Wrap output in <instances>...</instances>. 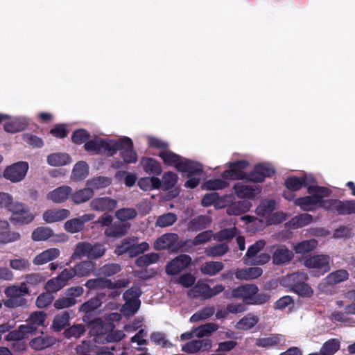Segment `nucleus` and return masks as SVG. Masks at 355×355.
I'll return each mask as SVG.
<instances>
[{
  "label": "nucleus",
  "mask_w": 355,
  "mask_h": 355,
  "mask_svg": "<svg viewBox=\"0 0 355 355\" xmlns=\"http://www.w3.org/2000/svg\"><path fill=\"white\" fill-rule=\"evenodd\" d=\"M88 174V165L86 162L80 161L74 165L71 175V178L74 181H79L85 179Z\"/></svg>",
  "instance_id": "33"
},
{
  "label": "nucleus",
  "mask_w": 355,
  "mask_h": 355,
  "mask_svg": "<svg viewBox=\"0 0 355 355\" xmlns=\"http://www.w3.org/2000/svg\"><path fill=\"white\" fill-rule=\"evenodd\" d=\"M340 347V342L336 339L327 341L322 347L320 352L322 355H333Z\"/></svg>",
  "instance_id": "58"
},
{
  "label": "nucleus",
  "mask_w": 355,
  "mask_h": 355,
  "mask_svg": "<svg viewBox=\"0 0 355 355\" xmlns=\"http://www.w3.org/2000/svg\"><path fill=\"white\" fill-rule=\"evenodd\" d=\"M241 219L246 223H254L255 225L261 223L259 227H261L263 225H268L272 223H282L287 219V215L283 212L272 213L270 217L268 219V221L265 222L251 216H242Z\"/></svg>",
  "instance_id": "17"
},
{
  "label": "nucleus",
  "mask_w": 355,
  "mask_h": 355,
  "mask_svg": "<svg viewBox=\"0 0 355 355\" xmlns=\"http://www.w3.org/2000/svg\"><path fill=\"white\" fill-rule=\"evenodd\" d=\"M84 147L87 151L95 154L104 152L110 156L120 150L125 163H135L137 160V153L133 150L132 141L128 137H123L117 141L96 137L85 143Z\"/></svg>",
  "instance_id": "1"
},
{
  "label": "nucleus",
  "mask_w": 355,
  "mask_h": 355,
  "mask_svg": "<svg viewBox=\"0 0 355 355\" xmlns=\"http://www.w3.org/2000/svg\"><path fill=\"white\" fill-rule=\"evenodd\" d=\"M94 195L92 188L87 187L71 193V200L75 204H81L91 199Z\"/></svg>",
  "instance_id": "32"
},
{
  "label": "nucleus",
  "mask_w": 355,
  "mask_h": 355,
  "mask_svg": "<svg viewBox=\"0 0 355 355\" xmlns=\"http://www.w3.org/2000/svg\"><path fill=\"white\" fill-rule=\"evenodd\" d=\"M219 328L218 324L216 323L209 322L200 325L195 329L196 336L198 338H203L209 336L212 333L216 331Z\"/></svg>",
  "instance_id": "50"
},
{
  "label": "nucleus",
  "mask_w": 355,
  "mask_h": 355,
  "mask_svg": "<svg viewBox=\"0 0 355 355\" xmlns=\"http://www.w3.org/2000/svg\"><path fill=\"white\" fill-rule=\"evenodd\" d=\"M308 191L311 196L297 198L295 205L299 206L303 211H313L318 207H324L326 200L324 197L329 196L331 191L326 187L319 186H309Z\"/></svg>",
  "instance_id": "3"
},
{
  "label": "nucleus",
  "mask_w": 355,
  "mask_h": 355,
  "mask_svg": "<svg viewBox=\"0 0 355 355\" xmlns=\"http://www.w3.org/2000/svg\"><path fill=\"white\" fill-rule=\"evenodd\" d=\"M224 268V265L220 261H207L205 262L200 268L202 274L213 276Z\"/></svg>",
  "instance_id": "44"
},
{
  "label": "nucleus",
  "mask_w": 355,
  "mask_h": 355,
  "mask_svg": "<svg viewBox=\"0 0 355 355\" xmlns=\"http://www.w3.org/2000/svg\"><path fill=\"white\" fill-rule=\"evenodd\" d=\"M26 322L27 323L26 324L19 326L17 331L10 332L6 336L7 340H21L28 337L30 334H34L37 331V329L28 320H26Z\"/></svg>",
  "instance_id": "22"
},
{
  "label": "nucleus",
  "mask_w": 355,
  "mask_h": 355,
  "mask_svg": "<svg viewBox=\"0 0 355 355\" xmlns=\"http://www.w3.org/2000/svg\"><path fill=\"white\" fill-rule=\"evenodd\" d=\"M191 297H200L203 299L210 298L209 286L202 282H198L197 284L188 292Z\"/></svg>",
  "instance_id": "29"
},
{
  "label": "nucleus",
  "mask_w": 355,
  "mask_h": 355,
  "mask_svg": "<svg viewBox=\"0 0 355 355\" xmlns=\"http://www.w3.org/2000/svg\"><path fill=\"white\" fill-rule=\"evenodd\" d=\"M101 305V302L98 297H93L88 301L83 303L80 309V312H84L88 313L97 309Z\"/></svg>",
  "instance_id": "61"
},
{
  "label": "nucleus",
  "mask_w": 355,
  "mask_h": 355,
  "mask_svg": "<svg viewBox=\"0 0 355 355\" xmlns=\"http://www.w3.org/2000/svg\"><path fill=\"white\" fill-rule=\"evenodd\" d=\"M28 164L26 162H18L8 166L3 171V177L12 182L23 180L28 172Z\"/></svg>",
  "instance_id": "9"
},
{
  "label": "nucleus",
  "mask_w": 355,
  "mask_h": 355,
  "mask_svg": "<svg viewBox=\"0 0 355 355\" xmlns=\"http://www.w3.org/2000/svg\"><path fill=\"white\" fill-rule=\"evenodd\" d=\"M191 263V258L187 254H180L172 259L166 266V272L168 275H177L185 268H187Z\"/></svg>",
  "instance_id": "12"
},
{
  "label": "nucleus",
  "mask_w": 355,
  "mask_h": 355,
  "mask_svg": "<svg viewBox=\"0 0 355 355\" xmlns=\"http://www.w3.org/2000/svg\"><path fill=\"white\" fill-rule=\"evenodd\" d=\"M251 206V203L248 201H238L229 205L226 212L230 216H239L249 211Z\"/></svg>",
  "instance_id": "30"
},
{
  "label": "nucleus",
  "mask_w": 355,
  "mask_h": 355,
  "mask_svg": "<svg viewBox=\"0 0 355 355\" xmlns=\"http://www.w3.org/2000/svg\"><path fill=\"white\" fill-rule=\"evenodd\" d=\"M236 196L240 198H253L258 195L261 189L255 184H248L244 182H238L234 186Z\"/></svg>",
  "instance_id": "14"
},
{
  "label": "nucleus",
  "mask_w": 355,
  "mask_h": 355,
  "mask_svg": "<svg viewBox=\"0 0 355 355\" xmlns=\"http://www.w3.org/2000/svg\"><path fill=\"white\" fill-rule=\"evenodd\" d=\"M28 125L25 117H17L4 124V130L9 133H15L24 130Z\"/></svg>",
  "instance_id": "28"
},
{
  "label": "nucleus",
  "mask_w": 355,
  "mask_h": 355,
  "mask_svg": "<svg viewBox=\"0 0 355 355\" xmlns=\"http://www.w3.org/2000/svg\"><path fill=\"white\" fill-rule=\"evenodd\" d=\"M349 278V273L346 270L340 269L331 272L327 277L328 283L331 284H339Z\"/></svg>",
  "instance_id": "53"
},
{
  "label": "nucleus",
  "mask_w": 355,
  "mask_h": 355,
  "mask_svg": "<svg viewBox=\"0 0 355 355\" xmlns=\"http://www.w3.org/2000/svg\"><path fill=\"white\" fill-rule=\"evenodd\" d=\"M275 202L273 200H265L261 201L256 209L258 216L266 218V221L270 217L275 209Z\"/></svg>",
  "instance_id": "31"
},
{
  "label": "nucleus",
  "mask_w": 355,
  "mask_h": 355,
  "mask_svg": "<svg viewBox=\"0 0 355 355\" xmlns=\"http://www.w3.org/2000/svg\"><path fill=\"white\" fill-rule=\"evenodd\" d=\"M64 230L71 234L81 231L83 229V222L78 218L67 220L64 225Z\"/></svg>",
  "instance_id": "64"
},
{
  "label": "nucleus",
  "mask_w": 355,
  "mask_h": 355,
  "mask_svg": "<svg viewBox=\"0 0 355 355\" xmlns=\"http://www.w3.org/2000/svg\"><path fill=\"white\" fill-rule=\"evenodd\" d=\"M128 227L129 226L125 224L114 223L107 227L104 234L107 237L120 238L126 234Z\"/></svg>",
  "instance_id": "36"
},
{
  "label": "nucleus",
  "mask_w": 355,
  "mask_h": 355,
  "mask_svg": "<svg viewBox=\"0 0 355 355\" xmlns=\"http://www.w3.org/2000/svg\"><path fill=\"white\" fill-rule=\"evenodd\" d=\"M160 185V179L157 177L142 178L138 181V186L144 191H151L159 189Z\"/></svg>",
  "instance_id": "41"
},
{
  "label": "nucleus",
  "mask_w": 355,
  "mask_h": 355,
  "mask_svg": "<svg viewBox=\"0 0 355 355\" xmlns=\"http://www.w3.org/2000/svg\"><path fill=\"white\" fill-rule=\"evenodd\" d=\"M178 239V236L176 234H165L155 241L154 248L159 250L169 248L176 243Z\"/></svg>",
  "instance_id": "26"
},
{
  "label": "nucleus",
  "mask_w": 355,
  "mask_h": 355,
  "mask_svg": "<svg viewBox=\"0 0 355 355\" xmlns=\"http://www.w3.org/2000/svg\"><path fill=\"white\" fill-rule=\"evenodd\" d=\"M211 346L209 339L192 340L182 346V350L187 353H196L200 350L205 351Z\"/></svg>",
  "instance_id": "21"
},
{
  "label": "nucleus",
  "mask_w": 355,
  "mask_h": 355,
  "mask_svg": "<svg viewBox=\"0 0 355 355\" xmlns=\"http://www.w3.org/2000/svg\"><path fill=\"white\" fill-rule=\"evenodd\" d=\"M72 188L67 185L59 187L47 193L46 198L54 203L65 202L71 196Z\"/></svg>",
  "instance_id": "19"
},
{
  "label": "nucleus",
  "mask_w": 355,
  "mask_h": 355,
  "mask_svg": "<svg viewBox=\"0 0 355 355\" xmlns=\"http://www.w3.org/2000/svg\"><path fill=\"white\" fill-rule=\"evenodd\" d=\"M163 162L168 166L175 167L178 171L194 170L200 171V164L190 159L183 158L167 149L162 150L159 153Z\"/></svg>",
  "instance_id": "4"
},
{
  "label": "nucleus",
  "mask_w": 355,
  "mask_h": 355,
  "mask_svg": "<svg viewBox=\"0 0 355 355\" xmlns=\"http://www.w3.org/2000/svg\"><path fill=\"white\" fill-rule=\"evenodd\" d=\"M137 211L133 208H122L115 212L116 218L121 221H126L135 218Z\"/></svg>",
  "instance_id": "59"
},
{
  "label": "nucleus",
  "mask_w": 355,
  "mask_h": 355,
  "mask_svg": "<svg viewBox=\"0 0 355 355\" xmlns=\"http://www.w3.org/2000/svg\"><path fill=\"white\" fill-rule=\"evenodd\" d=\"M60 251L58 248H49L37 254L33 260L36 266L45 264L60 256Z\"/></svg>",
  "instance_id": "24"
},
{
  "label": "nucleus",
  "mask_w": 355,
  "mask_h": 355,
  "mask_svg": "<svg viewBox=\"0 0 355 355\" xmlns=\"http://www.w3.org/2000/svg\"><path fill=\"white\" fill-rule=\"evenodd\" d=\"M228 185L225 180L221 179L209 180L202 186V189L218 190L223 189Z\"/></svg>",
  "instance_id": "62"
},
{
  "label": "nucleus",
  "mask_w": 355,
  "mask_h": 355,
  "mask_svg": "<svg viewBox=\"0 0 355 355\" xmlns=\"http://www.w3.org/2000/svg\"><path fill=\"white\" fill-rule=\"evenodd\" d=\"M71 313H72V311H65L56 315L53 321V328L55 331H60L64 329L69 324Z\"/></svg>",
  "instance_id": "43"
},
{
  "label": "nucleus",
  "mask_w": 355,
  "mask_h": 355,
  "mask_svg": "<svg viewBox=\"0 0 355 355\" xmlns=\"http://www.w3.org/2000/svg\"><path fill=\"white\" fill-rule=\"evenodd\" d=\"M238 234V230L234 227L230 229L225 228L214 234V239L218 241L231 239Z\"/></svg>",
  "instance_id": "60"
},
{
  "label": "nucleus",
  "mask_w": 355,
  "mask_h": 355,
  "mask_svg": "<svg viewBox=\"0 0 355 355\" xmlns=\"http://www.w3.org/2000/svg\"><path fill=\"white\" fill-rule=\"evenodd\" d=\"M330 257L327 254H316L310 256L304 260V265L314 269L315 275L320 276L330 270Z\"/></svg>",
  "instance_id": "7"
},
{
  "label": "nucleus",
  "mask_w": 355,
  "mask_h": 355,
  "mask_svg": "<svg viewBox=\"0 0 355 355\" xmlns=\"http://www.w3.org/2000/svg\"><path fill=\"white\" fill-rule=\"evenodd\" d=\"M210 219L206 216H200L190 222L189 228L193 231L206 228L210 224Z\"/></svg>",
  "instance_id": "56"
},
{
  "label": "nucleus",
  "mask_w": 355,
  "mask_h": 355,
  "mask_svg": "<svg viewBox=\"0 0 355 355\" xmlns=\"http://www.w3.org/2000/svg\"><path fill=\"white\" fill-rule=\"evenodd\" d=\"M308 279V275L304 272H296L288 275L284 277V284L289 286L293 291L295 288V285H301L306 282Z\"/></svg>",
  "instance_id": "27"
},
{
  "label": "nucleus",
  "mask_w": 355,
  "mask_h": 355,
  "mask_svg": "<svg viewBox=\"0 0 355 355\" xmlns=\"http://www.w3.org/2000/svg\"><path fill=\"white\" fill-rule=\"evenodd\" d=\"M258 322L257 316L249 313L236 323V327L241 330H248L254 327Z\"/></svg>",
  "instance_id": "49"
},
{
  "label": "nucleus",
  "mask_w": 355,
  "mask_h": 355,
  "mask_svg": "<svg viewBox=\"0 0 355 355\" xmlns=\"http://www.w3.org/2000/svg\"><path fill=\"white\" fill-rule=\"evenodd\" d=\"M258 292L259 288L255 284H247L236 288L227 290L224 295L227 299H241L246 304L261 305L269 300V295Z\"/></svg>",
  "instance_id": "2"
},
{
  "label": "nucleus",
  "mask_w": 355,
  "mask_h": 355,
  "mask_svg": "<svg viewBox=\"0 0 355 355\" xmlns=\"http://www.w3.org/2000/svg\"><path fill=\"white\" fill-rule=\"evenodd\" d=\"M178 175L173 172L168 171L166 172L163 174L162 177V180H160V185L159 186V189H161L164 191H167L175 185L178 181Z\"/></svg>",
  "instance_id": "39"
},
{
  "label": "nucleus",
  "mask_w": 355,
  "mask_h": 355,
  "mask_svg": "<svg viewBox=\"0 0 355 355\" xmlns=\"http://www.w3.org/2000/svg\"><path fill=\"white\" fill-rule=\"evenodd\" d=\"M286 186L288 190L297 191L306 184V178L291 177L286 180Z\"/></svg>",
  "instance_id": "57"
},
{
  "label": "nucleus",
  "mask_w": 355,
  "mask_h": 355,
  "mask_svg": "<svg viewBox=\"0 0 355 355\" xmlns=\"http://www.w3.org/2000/svg\"><path fill=\"white\" fill-rule=\"evenodd\" d=\"M55 343V339L53 337L48 336H38L30 342L31 347L35 350H42L44 348L53 345Z\"/></svg>",
  "instance_id": "38"
},
{
  "label": "nucleus",
  "mask_w": 355,
  "mask_h": 355,
  "mask_svg": "<svg viewBox=\"0 0 355 355\" xmlns=\"http://www.w3.org/2000/svg\"><path fill=\"white\" fill-rule=\"evenodd\" d=\"M8 210L12 214V220L17 223L27 224L35 218V214L30 211L28 206L17 201L12 200Z\"/></svg>",
  "instance_id": "8"
},
{
  "label": "nucleus",
  "mask_w": 355,
  "mask_h": 355,
  "mask_svg": "<svg viewBox=\"0 0 355 355\" xmlns=\"http://www.w3.org/2000/svg\"><path fill=\"white\" fill-rule=\"evenodd\" d=\"M85 285L89 289L110 288L112 286V281L104 277H99L87 280Z\"/></svg>",
  "instance_id": "42"
},
{
  "label": "nucleus",
  "mask_w": 355,
  "mask_h": 355,
  "mask_svg": "<svg viewBox=\"0 0 355 355\" xmlns=\"http://www.w3.org/2000/svg\"><path fill=\"white\" fill-rule=\"evenodd\" d=\"M159 259V255L156 253H148L139 257L136 260V263L139 267H144L156 263Z\"/></svg>",
  "instance_id": "63"
},
{
  "label": "nucleus",
  "mask_w": 355,
  "mask_h": 355,
  "mask_svg": "<svg viewBox=\"0 0 355 355\" xmlns=\"http://www.w3.org/2000/svg\"><path fill=\"white\" fill-rule=\"evenodd\" d=\"M19 239V233L9 231V223L6 220H0V243H8Z\"/></svg>",
  "instance_id": "23"
},
{
  "label": "nucleus",
  "mask_w": 355,
  "mask_h": 355,
  "mask_svg": "<svg viewBox=\"0 0 355 355\" xmlns=\"http://www.w3.org/2000/svg\"><path fill=\"white\" fill-rule=\"evenodd\" d=\"M216 310L213 306H207L196 311L190 318L191 322H196L207 320L211 317Z\"/></svg>",
  "instance_id": "45"
},
{
  "label": "nucleus",
  "mask_w": 355,
  "mask_h": 355,
  "mask_svg": "<svg viewBox=\"0 0 355 355\" xmlns=\"http://www.w3.org/2000/svg\"><path fill=\"white\" fill-rule=\"evenodd\" d=\"M112 182L110 178L104 176L95 177L87 181V186L92 190H98L108 187Z\"/></svg>",
  "instance_id": "46"
},
{
  "label": "nucleus",
  "mask_w": 355,
  "mask_h": 355,
  "mask_svg": "<svg viewBox=\"0 0 355 355\" xmlns=\"http://www.w3.org/2000/svg\"><path fill=\"white\" fill-rule=\"evenodd\" d=\"M117 206V201L110 197L96 198L90 202L92 209L98 211H111Z\"/></svg>",
  "instance_id": "16"
},
{
  "label": "nucleus",
  "mask_w": 355,
  "mask_h": 355,
  "mask_svg": "<svg viewBox=\"0 0 355 355\" xmlns=\"http://www.w3.org/2000/svg\"><path fill=\"white\" fill-rule=\"evenodd\" d=\"M202 166L200 164V171H196L194 170L182 171L181 172L187 173L188 180L185 182V187L190 189H193L197 187L200 182V177L202 173Z\"/></svg>",
  "instance_id": "48"
},
{
  "label": "nucleus",
  "mask_w": 355,
  "mask_h": 355,
  "mask_svg": "<svg viewBox=\"0 0 355 355\" xmlns=\"http://www.w3.org/2000/svg\"><path fill=\"white\" fill-rule=\"evenodd\" d=\"M286 338L284 336L279 334H270L268 336L256 339L255 345L259 347L273 348L285 345Z\"/></svg>",
  "instance_id": "13"
},
{
  "label": "nucleus",
  "mask_w": 355,
  "mask_h": 355,
  "mask_svg": "<svg viewBox=\"0 0 355 355\" xmlns=\"http://www.w3.org/2000/svg\"><path fill=\"white\" fill-rule=\"evenodd\" d=\"M125 303L121 308V313L125 316H131L136 313L137 311L139 309L140 305H141V301L140 300H125Z\"/></svg>",
  "instance_id": "52"
},
{
  "label": "nucleus",
  "mask_w": 355,
  "mask_h": 355,
  "mask_svg": "<svg viewBox=\"0 0 355 355\" xmlns=\"http://www.w3.org/2000/svg\"><path fill=\"white\" fill-rule=\"evenodd\" d=\"M96 263L92 261H83L77 263L73 269L78 277L89 276L95 269Z\"/></svg>",
  "instance_id": "34"
},
{
  "label": "nucleus",
  "mask_w": 355,
  "mask_h": 355,
  "mask_svg": "<svg viewBox=\"0 0 355 355\" xmlns=\"http://www.w3.org/2000/svg\"><path fill=\"white\" fill-rule=\"evenodd\" d=\"M141 165L144 171L148 175H159L162 173V168L161 164L153 158H141Z\"/></svg>",
  "instance_id": "25"
},
{
  "label": "nucleus",
  "mask_w": 355,
  "mask_h": 355,
  "mask_svg": "<svg viewBox=\"0 0 355 355\" xmlns=\"http://www.w3.org/2000/svg\"><path fill=\"white\" fill-rule=\"evenodd\" d=\"M248 165L246 161L241 160L233 163H230V169L223 173V178L225 179H243L245 174L243 169H245Z\"/></svg>",
  "instance_id": "15"
},
{
  "label": "nucleus",
  "mask_w": 355,
  "mask_h": 355,
  "mask_svg": "<svg viewBox=\"0 0 355 355\" xmlns=\"http://www.w3.org/2000/svg\"><path fill=\"white\" fill-rule=\"evenodd\" d=\"M47 162L51 166H60L71 163V159L68 154L56 153L48 156Z\"/></svg>",
  "instance_id": "35"
},
{
  "label": "nucleus",
  "mask_w": 355,
  "mask_h": 355,
  "mask_svg": "<svg viewBox=\"0 0 355 355\" xmlns=\"http://www.w3.org/2000/svg\"><path fill=\"white\" fill-rule=\"evenodd\" d=\"M272 261L274 265H284L289 263L293 258V252L285 245H275L272 247Z\"/></svg>",
  "instance_id": "11"
},
{
  "label": "nucleus",
  "mask_w": 355,
  "mask_h": 355,
  "mask_svg": "<svg viewBox=\"0 0 355 355\" xmlns=\"http://www.w3.org/2000/svg\"><path fill=\"white\" fill-rule=\"evenodd\" d=\"M313 216L309 214H302L294 216L289 221V225L294 229L301 228L311 223Z\"/></svg>",
  "instance_id": "47"
},
{
  "label": "nucleus",
  "mask_w": 355,
  "mask_h": 355,
  "mask_svg": "<svg viewBox=\"0 0 355 355\" xmlns=\"http://www.w3.org/2000/svg\"><path fill=\"white\" fill-rule=\"evenodd\" d=\"M105 253V248L100 243L92 244L89 242L81 241L76 244L71 255L73 260L80 259L83 257L98 259Z\"/></svg>",
  "instance_id": "6"
},
{
  "label": "nucleus",
  "mask_w": 355,
  "mask_h": 355,
  "mask_svg": "<svg viewBox=\"0 0 355 355\" xmlns=\"http://www.w3.org/2000/svg\"><path fill=\"white\" fill-rule=\"evenodd\" d=\"M177 216L173 213H167L159 216L156 220V225L160 227H166L172 225L176 222Z\"/></svg>",
  "instance_id": "55"
},
{
  "label": "nucleus",
  "mask_w": 355,
  "mask_h": 355,
  "mask_svg": "<svg viewBox=\"0 0 355 355\" xmlns=\"http://www.w3.org/2000/svg\"><path fill=\"white\" fill-rule=\"evenodd\" d=\"M323 206L324 209L335 210L341 215L355 214V200H327Z\"/></svg>",
  "instance_id": "10"
},
{
  "label": "nucleus",
  "mask_w": 355,
  "mask_h": 355,
  "mask_svg": "<svg viewBox=\"0 0 355 355\" xmlns=\"http://www.w3.org/2000/svg\"><path fill=\"white\" fill-rule=\"evenodd\" d=\"M29 292L26 283L21 282L19 285H11L6 287L4 293L7 300L4 305L8 308H15L26 305L27 301L24 296Z\"/></svg>",
  "instance_id": "5"
},
{
  "label": "nucleus",
  "mask_w": 355,
  "mask_h": 355,
  "mask_svg": "<svg viewBox=\"0 0 355 355\" xmlns=\"http://www.w3.org/2000/svg\"><path fill=\"white\" fill-rule=\"evenodd\" d=\"M318 244V241L314 239L304 240L293 245V250L296 254H304L314 250Z\"/></svg>",
  "instance_id": "37"
},
{
  "label": "nucleus",
  "mask_w": 355,
  "mask_h": 355,
  "mask_svg": "<svg viewBox=\"0 0 355 355\" xmlns=\"http://www.w3.org/2000/svg\"><path fill=\"white\" fill-rule=\"evenodd\" d=\"M121 266L116 263H107L98 269V274L104 277H110L119 272Z\"/></svg>",
  "instance_id": "54"
},
{
  "label": "nucleus",
  "mask_w": 355,
  "mask_h": 355,
  "mask_svg": "<svg viewBox=\"0 0 355 355\" xmlns=\"http://www.w3.org/2000/svg\"><path fill=\"white\" fill-rule=\"evenodd\" d=\"M70 215L69 210L67 209H51L45 211L43 214V220L46 223H53L62 221Z\"/></svg>",
  "instance_id": "20"
},
{
  "label": "nucleus",
  "mask_w": 355,
  "mask_h": 355,
  "mask_svg": "<svg viewBox=\"0 0 355 355\" xmlns=\"http://www.w3.org/2000/svg\"><path fill=\"white\" fill-rule=\"evenodd\" d=\"M53 230L49 227H39L36 228L32 233V239L34 241H45L53 236Z\"/></svg>",
  "instance_id": "51"
},
{
  "label": "nucleus",
  "mask_w": 355,
  "mask_h": 355,
  "mask_svg": "<svg viewBox=\"0 0 355 355\" xmlns=\"http://www.w3.org/2000/svg\"><path fill=\"white\" fill-rule=\"evenodd\" d=\"M275 173V170L268 164H259L255 166L248 179L251 182H262L266 177H270Z\"/></svg>",
  "instance_id": "18"
},
{
  "label": "nucleus",
  "mask_w": 355,
  "mask_h": 355,
  "mask_svg": "<svg viewBox=\"0 0 355 355\" xmlns=\"http://www.w3.org/2000/svg\"><path fill=\"white\" fill-rule=\"evenodd\" d=\"M229 250V246L226 243H219L209 245L205 250V253L209 257H218L225 255Z\"/></svg>",
  "instance_id": "40"
}]
</instances>
